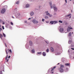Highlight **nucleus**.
Wrapping results in <instances>:
<instances>
[{
    "label": "nucleus",
    "mask_w": 74,
    "mask_h": 74,
    "mask_svg": "<svg viewBox=\"0 0 74 74\" xmlns=\"http://www.w3.org/2000/svg\"><path fill=\"white\" fill-rule=\"evenodd\" d=\"M5 51L6 53V54L7 55L5 57V59L7 60L6 61L7 62H8V59L7 60V59H8V52H7V51L6 49H5Z\"/></svg>",
    "instance_id": "obj_1"
},
{
    "label": "nucleus",
    "mask_w": 74,
    "mask_h": 74,
    "mask_svg": "<svg viewBox=\"0 0 74 74\" xmlns=\"http://www.w3.org/2000/svg\"><path fill=\"white\" fill-rule=\"evenodd\" d=\"M5 12V9L3 8L1 11V14H4V13Z\"/></svg>",
    "instance_id": "obj_2"
},
{
    "label": "nucleus",
    "mask_w": 74,
    "mask_h": 74,
    "mask_svg": "<svg viewBox=\"0 0 74 74\" xmlns=\"http://www.w3.org/2000/svg\"><path fill=\"white\" fill-rule=\"evenodd\" d=\"M32 22L34 24H37L38 23V21L36 20V19H34L32 21Z\"/></svg>",
    "instance_id": "obj_3"
},
{
    "label": "nucleus",
    "mask_w": 74,
    "mask_h": 74,
    "mask_svg": "<svg viewBox=\"0 0 74 74\" xmlns=\"http://www.w3.org/2000/svg\"><path fill=\"white\" fill-rule=\"evenodd\" d=\"M58 70L60 73H63L64 71L63 69L62 68H60L58 69Z\"/></svg>",
    "instance_id": "obj_4"
},
{
    "label": "nucleus",
    "mask_w": 74,
    "mask_h": 74,
    "mask_svg": "<svg viewBox=\"0 0 74 74\" xmlns=\"http://www.w3.org/2000/svg\"><path fill=\"white\" fill-rule=\"evenodd\" d=\"M53 8L54 10V11H55L56 12L57 11L58 9H57V8L56 7L55 5H54V6H53Z\"/></svg>",
    "instance_id": "obj_5"
},
{
    "label": "nucleus",
    "mask_w": 74,
    "mask_h": 74,
    "mask_svg": "<svg viewBox=\"0 0 74 74\" xmlns=\"http://www.w3.org/2000/svg\"><path fill=\"white\" fill-rule=\"evenodd\" d=\"M60 32V33H63L64 32V29L63 28H61L59 30Z\"/></svg>",
    "instance_id": "obj_6"
},
{
    "label": "nucleus",
    "mask_w": 74,
    "mask_h": 74,
    "mask_svg": "<svg viewBox=\"0 0 74 74\" xmlns=\"http://www.w3.org/2000/svg\"><path fill=\"white\" fill-rule=\"evenodd\" d=\"M50 23L52 25V24H53L54 23H55L54 24H55V23H57V21H51Z\"/></svg>",
    "instance_id": "obj_7"
},
{
    "label": "nucleus",
    "mask_w": 74,
    "mask_h": 74,
    "mask_svg": "<svg viewBox=\"0 0 74 74\" xmlns=\"http://www.w3.org/2000/svg\"><path fill=\"white\" fill-rule=\"evenodd\" d=\"M71 29H73V28H71V27H68L67 29V32H70V30Z\"/></svg>",
    "instance_id": "obj_8"
},
{
    "label": "nucleus",
    "mask_w": 74,
    "mask_h": 74,
    "mask_svg": "<svg viewBox=\"0 0 74 74\" xmlns=\"http://www.w3.org/2000/svg\"><path fill=\"white\" fill-rule=\"evenodd\" d=\"M51 52H53V51H54V49H53V48L52 47H51Z\"/></svg>",
    "instance_id": "obj_9"
},
{
    "label": "nucleus",
    "mask_w": 74,
    "mask_h": 74,
    "mask_svg": "<svg viewBox=\"0 0 74 74\" xmlns=\"http://www.w3.org/2000/svg\"><path fill=\"white\" fill-rule=\"evenodd\" d=\"M56 68V66L54 67L53 68H51V71H53L54 70V69Z\"/></svg>",
    "instance_id": "obj_10"
},
{
    "label": "nucleus",
    "mask_w": 74,
    "mask_h": 74,
    "mask_svg": "<svg viewBox=\"0 0 74 74\" xmlns=\"http://www.w3.org/2000/svg\"><path fill=\"white\" fill-rule=\"evenodd\" d=\"M45 12H46V15H49V13H48V11Z\"/></svg>",
    "instance_id": "obj_11"
},
{
    "label": "nucleus",
    "mask_w": 74,
    "mask_h": 74,
    "mask_svg": "<svg viewBox=\"0 0 74 74\" xmlns=\"http://www.w3.org/2000/svg\"><path fill=\"white\" fill-rule=\"evenodd\" d=\"M29 44L30 45H33V43L32 42V41H29Z\"/></svg>",
    "instance_id": "obj_12"
},
{
    "label": "nucleus",
    "mask_w": 74,
    "mask_h": 74,
    "mask_svg": "<svg viewBox=\"0 0 74 74\" xmlns=\"http://www.w3.org/2000/svg\"><path fill=\"white\" fill-rule=\"evenodd\" d=\"M49 4L50 5L51 8H52V3L51 2H50Z\"/></svg>",
    "instance_id": "obj_13"
},
{
    "label": "nucleus",
    "mask_w": 74,
    "mask_h": 74,
    "mask_svg": "<svg viewBox=\"0 0 74 74\" xmlns=\"http://www.w3.org/2000/svg\"><path fill=\"white\" fill-rule=\"evenodd\" d=\"M71 42H72V41H71V40H69L68 42L69 44H70Z\"/></svg>",
    "instance_id": "obj_14"
},
{
    "label": "nucleus",
    "mask_w": 74,
    "mask_h": 74,
    "mask_svg": "<svg viewBox=\"0 0 74 74\" xmlns=\"http://www.w3.org/2000/svg\"><path fill=\"white\" fill-rule=\"evenodd\" d=\"M65 65V66H70V64L69 63H66Z\"/></svg>",
    "instance_id": "obj_15"
},
{
    "label": "nucleus",
    "mask_w": 74,
    "mask_h": 74,
    "mask_svg": "<svg viewBox=\"0 0 74 74\" xmlns=\"http://www.w3.org/2000/svg\"><path fill=\"white\" fill-rule=\"evenodd\" d=\"M42 54L44 56H46V53H45L44 52H43Z\"/></svg>",
    "instance_id": "obj_16"
},
{
    "label": "nucleus",
    "mask_w": 74,
    "mask_h": 74,
    "mask_svg": "<svg viewBox=\"0 0 74 74\" xmlns=\"http://www.w3.org/2000/svg\"><path fill=\"white\" fill-rule=\"evenodd\" d=\"M60 66H60V68H63V67H64V65H63L60 64Z\"/></svg>",
    "instance_id": "obj_17"
},
{
    "label": "nucleus",
    "mask_w": 74,
    "mask_h": 74,
    "mask_svg": "<svg viewBox=\"0 0 74 74\" xmlns=\"http://www.w3.org/2000/svg\"><path fill=\"white\" fill-rule=\"evenodd\" d=\"M30 14L31 16H32V15H33V14H34V13H33V12H31L30 13Z\"/></svg>",
    "instance_id": "obj_18"
},
{
    "label": "nucleus",
    "mask_w": 74,
    "mask_h": 74,
    "mask_svg": "<svg viewBox=\"0 0 74 74\" xmlns=\"http://www.w3.org/2000/svg\"><path fill=\"white\" fill-rule=\"evenodd\" d=\"M8 51H9V52H10V53H12V51H11V49H8Z\"/></svg>",
    "instance_id": "obj_19"
},
{
    "label": "nucleus",
    "mask_w": 74,
    "mask_h": 74,
    "mask_svg": "<svg viewBox=\"0 0 74 74\" xmlns=\"http://www.w3.org/2000/svg\"><path fill=\"white\" fill-rule=\"evenodd\" d=\"M71 34H72L71 32L69 33V34L68 35V36H71Z\"/></svg>",
    "instance_id": "obj_20"
},
{
    "label": "nucleus",
    "mask_w": 74,
    "mask_h": 74,
    "mask_svg": "<svg viewBox=\"0 0 74 74\" xmlns=\"http://www.w3.org/2000/svg\"><path fill=\"white\" fill-rule=\"evenodd\" d=\"M29 7V4H27L26 5V8H27L28 7Z\"/></svg>",
    "instance_id": "obj_21"
},
{
    "label": "nucleus",
    "mask_w": 74,
    "mask_h": 74,
    "mask_svg": "<svg viewBox=\"0 0 74 74\" xmlns=\"http://www.w3.org/2000/svg\"><path fill=\"white\" fill-rule=\"evenodd\" d=\"M3 34L4 37H6V35H5V34L3 33Z\"/></svg>",
    "instance_id": "obj_22"
},
{
    "label": "nucleus",
    "mask_w": 74,
    "mask_h": 74,
    "mask_svg": "<svg viewBox=\"0 0 74 74\" xmlns=\"http://www.w3.org/2000/svg\"><path fill=\"white\" fill-rule=\"evenodd\" d=\"M32 53H34V49H33L32 51Z\"/></svg>",
    "instance_id": "obj_23"
},
{
    "label": "nucleus",
    "mask_w": 74,
    "mask_h": 74,
    "mask_svg": "<svg viewBox=\"0 0 74 74\" xmlns=\"http://www.w3.org/2000/svg\"><path fill=\"white\" fill-rule=\"evenodd\" d=\"M0 36H1V37H3V34H0Z\"/></svg>",
    "instance_id": "obj_24"
},
{
    "label": "nucleus",
    "mask_w": 74,
    "mask_h": 74,
    "mask_svg": "<svg viewBox=\"0 0 74 74\" xmlns=\"http://www.w3.org/2000/svg\"><path fill=\"white\" fill-rule=\"evenodd\" d=\"M45 19H48V16H45Z\"/></svg>",
    "instance_id": "obj_25"
},
{
    "label": "nucleus",
    "mask_w": 74,
    "mask_h": 74,
    "mask_svg": "<svg viewBox=\"0 0 74 74\" xmlns=\"http://www.w3.org/2000/svg\"><path fill=\"white\" fill-rule=\"evenodd\" d=\"M59 22H60V23H63V22H62V21L60 20V21H59Z\"/></svg>",
    "instance_id": "obj_26"
},
{
    "label": "nucleus",
    "mask_w": 74,
    "mask_h": 74,
    "mask_svg": "<svg viewBox=\"0 0 74 74\" xmlns=\"http://www.w3.org/2000/svg\"><path fill=\"white\" fill-rule=\"evenodd\" d=\"M16 4H19V1H17L16 3Z\"/></svg>",
    "instance_id": "obj_27"
},
{
    "label": "nucleus",
    "mask_w": 74,
    "mask_h": 74,
    "mask_svg": "<svg viewBox=\"0 0 74 74\" xmlns=\"http://www.w3.org/2000/svg\"><path fill=\"white\" fill-rule=\"evenodd\" d=\"M46 51L47 52H49V49H47L46 50Z\"/></svg>",
    "instance_id": "obj_28"
},
{
    "label": "nucleus",
    "mask_w": 74,
    "mask_h": 74,
    "mask_svg": "<svg viewBox=\"0 0 74 74\" xmlns=\"http://www.w3.org/2000/svg\"><path fill=\"white\" fill-rule=\"evenodd\" d=\"M71 14H69L67 16H71Z\"/></svg>",
    "instance_id": "obj_29"
},
{
    "label": "nucleus",
    "mask_w": 74,
    "mask_h": 74,
    "mask_svg": "<svg viewBox=\"0 0 74 74\" xmlns=\"http://www.w3.org/2000/svg\"><path fill=\"white\" fill-rule=\"evenodd\" d=\"M37 53L38 54H41V52H38Z\"/></svg>",
    "instance_id": "obj_30"
},
{
    "label": "nucleus",
    "mask_w": 74,
    "mask_h": 74,
    "mask_svg": "<svg viewBox=\"0 0 74 74\" xmlns=\"http://www.w3.org/2000/svg\"><path fill=\"white\" fill-rule=\"evenodd\" d=\"M49 16L50 17H51V16H52V15L50 14H49Z\"/></svg>",
    "instance_id": "obj_31"
},
{
    "label": "nucleus",
    "mask_w": 74,
    "mask_h": 74,
    "mask_svg": "<svg viewBox=\"0 0 74 74\" xmlns=\"http://www.w3.org/2000/svg\"><path fill=\"white\" fill-rule=\"evenodd\" d=\"M10 24H11V25H13V23H12V22H10Z\"/></svg>",
    "instance_id": "obj_32"
},
{
    "label": "nucleus",
    "mask_w": 74,
    "mask_h": 74,
    "mask_svg": "<svg viewBox=\"0 0 74 74\" xmlns=\"http://www.w3.org/2000/svg\"><path fill=\"white\" fill-rule=\"evenodd\" d=\"M0 74H2V71H0Z\"/></svg>",
    "instance_id": "obj_33"
},
{
    "label": "nucleus",
    "mask_w": 74,
    "mask_h": 74,
    "mask_svg": "<svg viewBox=\"0 0 74 74\" xmlns=\"http://www.w3.org/2000/svg\"><path fill=\"white\" fill-rule=\"evenodd\" d=\"M3 29H4V26H2Z\"/></svg>",
    "instance_id": "obj_34"
},
{
    "label": "nucleus",
    "mask_w": 74,
    "mask_h": 74,
    "mask_svg": "<svg viewBox=\"0 0 74 74\" xmlns=\"http://www.w3.org/2000/svg\"><path fill=\"white\" fill-rule=\"evenodd\" d=\"M42 22H44V19H42Z\"/></svg>",
    "instance_id": "obj_35"
},
{
    "label": "nucleus",
    "mask_w": 74,
    "mask_h": 74,
    "mask_svg": "<svg viewBox=\"0 0 74 74\" xmlns=\"http://www.w3.org/2000/svg\"><path fill=\"white\" fill-rule=\"evenodd\" d=\"M5 46L6 47H7V45H6V43H5Z\"/></svg>",
    "instance_id": "obj_36"
},
{
    "label": "nucleus",
    "mask_w": 74,
    "mask_h": 74,
    "mask_svg": "<svg viewBox=\"0 0 74 74\" xmlns=\"http://www.w3.org/2000/svg\"><path fill=\"white\" fill-rule=\"evenodd\" d=\"M19 15H20V14H19V13H18V14H17V15H18V16H19Z\"/></svg>",
    "instance_id": "obj_37"
},
{
    "label": "nucleus",
    "mask_w": 74,
    "mask_h": 74,
    "mask_svg": "<svg viewBox=\"0 0 74 74\" xmlns=\"http://www.w3.org/2000/svg\"><path fill=\"white\" fill-rule=\"evenodd\" d=\"M10 57H11V56H9L8 57V59H10Z\"/></svg>",
    "instance_id": "obj_38"
},
{
    "label": "nucleus",
    "mask_w": 74,
    "mask_h": 74,
    "mask_svg": "<svg viewBox=\"0 0 74 74\" xmlns=\"http://www.w3.org/2000/svg\"><path fill=\"white\" fill-rule=\"evenodd\" d=\"M71 49H72V50H74V48H71Z\"/></svg>",
    "instance_id": "obj_39"
},
{
    "label": "nucleus",
    "mask_w": 74,
    "mask_h": 74,
    "mask_svg": "<svg viewBox=\"0 0 74 74\" xmlns=\"http://www.w3.org/2000/svg\"><path fill=\"white\" fill-rule=\"evenodd\" d=\"M0 30H2V28H0Z\"/></svg>",
    "instance_id": "obj_40"
},
{
    "label": "nucleus",
    "mask_w": 74,
    "mask_h": 74,
    "mask_svg": "<svg viewBox=\"0 0 74 74\" xmlns=\"http://www.w3.org/2000/svg\"><path fill=\"white\" fill-rule=\"evenodd\" d=\"M2 22V20H0V22Z\"/></svg>",
    "instance_id": "obj_41"
},
{
    "label": "nucleus",
    "mask_w": 74,
    "mask_h": 74,
    "mask_svg": "<svg viewBox=\"0 0 74 74\" xmlns=\"http://www.w3.org/2000/svg\"><path fill=\"white\" fill-rule=\"evenodd\" d=\"M46 23H49V22H48V21H46Z\"/></svg>",
    "instance_id": "obj_42"
},
{
    "label": "nucleus",
    "mask_w": 74,
    "mask_h": 74,
    "mask_svg": "<svg viewBox=\"0 0 74 74\" xmlns=\"http://www.w3.org/2000/svg\"><path fill=\"white\" fill-rule=\"evenodd\" d=\"M66 3H67V0H65Z\"/></svg>",
    "instance_id": "obj_43"
},
{
    "label": "nucleus",
    "mask_w": 74,
    "mask_h": 74,
    "mask_svg": "<svg viewBox=\"0 0 74 74\" xmlns=\"http://www.w3.org/2000/svg\"><path fill=\"white\" fill-rule=\"evenodd\" d=\"M30 19H31V18H28V20H30Z\"/></svg>",
    "instance_id": "obj_44"
},
{
    "label": "nucleus",
    "mask_w": 74,
    "mask_h": 74,
    "mask_svg": "<svg viewBox=\"0 0 74 74\" xmlns=\"http://www.w3.org/2000/svg\"><path fill=\"white\" fill-rule=\"evenodd\" d=\"M46 43H47V44H48V42H47V41H46Z\"/></svg>",
    "instance_id": "obj_45"
},
{
    "label": "nucleus",
    "mask_w": 74,
    "mask_h": 74,
    "mask_svg": "<svg viewBox=\"0 0 74 74\" xmlns=\"http://www.w3.org/2000/svg\"><path fill=\"white\" fill-rule=\"evenodd\" d=\"M51 73L52 74H53V72H51Z\"/></svg>",
    "instance_id": "obj_46"
},
{
    "label": "nucleus",
    "mask_w": 74,
    "mask_h": 74,
    "mask_svg": "<svg viewBox=\"0 0 74 74\" xmlns=\"http://www.w3.org/2000/svg\"><path fill=\"white\" fill-rule=\"evenodd\" d=\"M4 23H3V24H4Z\"/></svg>",
    "instance_id": "obj_47"
},
{
    "label": "nucleus",
    "mask_w": 74,
    "mask_h": 74,
    "mask_svg": "<svg viewBox=\"0 0 74 74\" xmlns=\"http://www.w3.org/2000/svg\"><path fill=\"white\" fill-rule=\"evenodd\" d=\"M71 17V16H70L69 17V18H70Z\"/></svg>",
    "instance_id": "obj_48"
},
{
    "label": "nucleus",
    "mask_w": 74,
    "mask_h": 74,
    "mask_svg": "<svg viewBox=\"0 0 74 74\" xmlns=\"http://www.w3.org/2000/svg\"><path fill=\"white\" fill-rule=\"evenodd\" d=\"M1 27V25L0 24V27Z\"/></svg>",
    "instance_id": "obj_49"
},
{
    "label": "nucleus",
    "mask_w": 74,
    "mask_h": 74,
    "mask_svg": "<svg viewBox=\"0 0 74 74\" xmlns=\"http://www.w3.org/2000/svg\"><path fill=\"white\" fill-rule=\"evenodd\" d=\"M57 64H58V65L59 64V63H58Z\"/></svg>",
    "instance_id": "obj_50"
},
{
    "label": "nucleus",
    "mask_w": 74,
    "mask_h": 74,
    "mask_svg": "<svg viewBox=\"0 0 74 74\" xmlns=\"http://www.w3.org/2000/svg\"><path fill=\"white\" fill-rule=\"evenodd\" d=\"M1 32V30H0V32Z\"/></svg>",
    "instance_id": "obj_51"
},
{
    "label": "nucleus",
    "mask_w": 74,
    "mask_h": 74,
    "mask_svg": "<svg viewBox=\"0 0 74 74\" xmlns=\"http://www.w3.org/2000/svg\"><path fill=\"white\" fill-rule=\"evenodd\" d=\"M12 17L13 18H14V17Z\"/></svg>",
    "instance_id": "obj_52"
},
{
    "label": "nucleus",
    "mask_w": 74,
    "mask_h": 74,
    "mask_svg": "<svg viewBox=\"0 0 74 74\" xmlns=\"http://www.w3.org/2000/svg\"><path fill=\"white\" fill-rule=\"evenodd\" d=\"M72 34H73V32H72Z\"/></svg>",
    "instance_id": "obj_53"
},
{
    "label": "nucleus",
    "mask_w": 74,
    "mask_h": 74,
    "mask_svg": "<svg viewBox=\"0 0 74 74\" xmlns=\"http://www.w3.org/2000/svg\"><path fill=\"white\" fill-rule=\"evenodd\" d=\"M73 59H74V57H73Z\"/></svg>",
    "instance_id": "obj_54"
},
{
    "label": "nucleus",
    "mask_w": 74,
    "mask_h": 74,
    "mask_svg": "<svg viewBox=\"0 0 74 74\" xmlns=\"http://www.w3.org/2000/svg\"><path fill=\"white\" fill-rule=\"evenodd\" d=\"M71 0H70V1H71Z\"/></svg>",
    "instance_id": "obj_55"
}]
</instances>
